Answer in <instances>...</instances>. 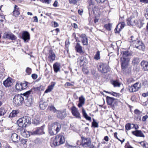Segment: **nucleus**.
I'll return each mask as SVG.
<instances>
[{"mask_svg": "<svg viewBox=\"0 0 148 148\" xmlns=\"http://www.w3.org/2000/svg\"><path fill=\"white\" fill-rule=\"evenodd\" d=\"M97 8L94 5L90 4L88 7L89 14L90 16L92 14H95Z\"/></svg>", "mask_w": 148, "mask_h": 148, "instance_id": "obj_21", "label": "nucleus"}, {"mask_svg": "<svg viewBox=\"0 0 148 148\" xmlns=\"http://www.w3.org/2000/svg\"><path fill=\"white\" fill-rule=\"evenodd\" d=\"M94 59L96 60H98L100 59V52L99 51H97L96 54L94 57Z\"/></svg>", "mask_w": 148, "mask_h": 148, "instance_id": "obj_40", "label": "nucleus"}, {"mask_svg": "<svg viewBox=\"0 0 148 148\" xmlns=\"http://www.w3.org/2000/svg\"><path fill=\"white\" fill-rule=\"evenodd\" d=\"M12 141L14 142L18 143L20 140V137L15 133H13L11 136Z\"/></svg>", "mask_w": 148, "mask_h": 148, "instance_id": "obj_23", "label": "nucleus"}, {"mask_svg": "<svg viewBox=\"0 0 148 148\" xmlns=\"http://www.w3.org/2000/svg\"><path fill=\"white\" fill-rule=\"evenodd\" d=\"M125 128L126 130H130L131 129L130 124V123H127L125 125Z\"/></svg>", "mask_w": 148, "mask_h": 148, "instance_id": "obj_52", "label": "nucleus"}, {"mask_svg": "<svg viewBox=\"0 0 148 148\" xmlns=\"http://www.w3.org/2000/svg\"><path fill=\"white\" fill-rule=\"evenodd\" d=\"M83 12V11L82 10H79L78 11V13L80 15H82V14Z\"/></svg>", "mask_w": 148, "mask_h": 148, "instance_id": "obj_63", "label": "nucleus"}, {"mask_svg": "<svg viewBox=\"0 0 148 148\" xmlns=\"http://www.w3.org/2000/svg\"><path fill=\"white\" fill-rule=\"evenodd\" d=\"M140 84L138 82H136L133 85L129 86V90L130 92L137 91L140 88Z\"/></svg>", "mask_w": 148, "mask_h": 148, "instance_id": "obj_8", "label": "nucleus"}, {"mask_svg": "<svg viewBox=\"0 0 148 148\" xmlns=\"http://www.w3.org/2000/svg\"><path fill=\"white\" fill-rule=\"evenodd\" d=\"M134 113L137 115L140 114L142 113V112L138 109H136L134 111Z\"/></svg>", "mask_w": 148, "mask_h": 148, "instance_id": "obj_50", "label": "nucleus"}, {"mask_svg": "<svg viewBox=\"0 0 148 148\" xmlns=\"http://www.w3.org/2000/svg\"><path fill=\"white\" fill-rule=\"evenodd\" d=\"M44 126H43L38 128L33 132V134H42L44 133Z\"/></svg>", "mask_w": 148, "mask_h": 148, "instance_id": "obj_25", "label": "nucleus"}, {"mask_svg": "<svg viewBox=\"0 0 148 148\" xmlns=\"http://www.w3.org/2000/svg\"><path fill=\"white\" fill-rule=\"evenodd\" d=\"M111 83L114 85V87H119L120 85V83L116 81H111Z\"/></svg>", "mask_w": 148, "mask_h": 148, "instance_id": "obj_39", "label": "nucleus"}, {"mask_svg": "<svg viewBox=\"0 0 148 148\" xmlns=\"http://www.w3.org/2000/svg\"><path fill=\"white\" fill-rule=\"evenodd\" d=\"M31 122L30 118L29 116H25L20 118L17 121V123L19 127L23 128L29 126Z\"/></svg>", "mask_w": 148, "mask_h": 148, "instance_id": "obj_2", "label": "nucleus"}, {"mask_svg": "<svg viewBox=\"0 0 148 148\" xmlns=\"http://www.w3.org/2000/svg\"><path fill=\"white\" fill-rule=\"evenodd\" d=\"M57 117L62 119L64 118L66 116V114L65 111H60L57 110L56 112Z\"/></svg>", "mask_w": 148, "mask_h": 148, "instance_id": "obj_15", "label": "nucleus"}, {"mask_svg": "<svg viewBox=\"0 0 148 148\" xmlns=\"http://www.w3.org/2000/svg\"><path fill=\"white\" fill-rule=\"evenodd\" d=\"M82 113L83 116L86 120L90 121H91V117L88 116L86 112V111L83 108H82Z\"/></svg>", "mask_w": 148, "mask_h": 148, "instance_id": "obj_33", "label": "nucleus"}, {"mask_svg": "<svg viewBox=\"0 0 148 148\" xmlns=\"http://www.w3.org/2000/svg\"><path fill=\"white\" fill-rule=\"evenodd\" d=\"M148 118V116L147 115L143 116L142 119L143 121L145 122L146 121L147 119Z\"/></svg>", "mask_w": 148, "mask_h": 148, "instance_id": "obj_54", "label": "nucleus"}, {"mask_svg": "<svg viewBox=\"0 0 148 148\" xmlns=\"http://www.w3.org/2000/svg\"><path fill=\"white\" fill-rule=\"evenodd\" d=\"M33 22H38V19L37 16H36L33 17Z\"/></svg>", "mask_w": 148, "mask_h": 148, "instance_id": "obj_58", "label": "nucleus"}, {"mask_svg": "<svg viewBox=\"0 0 148 148\" xmlns=\"http://www.w3.org/2000/svg\"><path fill=\"white\" fill-rule=\"evenodd\" d=\"M21 85L22 90L25 89L27 86V84L26 83H21Z\"/></svg>", "mask_w": 148, "mask_h": 148, "instance_id": "obj_51", "label": "nucleus"}, {"mask_svg": "<svg viewBox=\"0 0 148 148\" xmlns=\"http://www.w3.org/2000/svg\"><path fill=\"white\" fill-rule=\"evenodd\" d=\"M130 59L128 58H121V63L122 69H126L128 66Z\"/></svg>", "mask_w": 148, "mask_h": 148, "instance_id": "obj_11", "label": "nucleus"}, {"mask_svg": "<svg viewBox=\"0 0 148 148\" xmlns=\"http://www.w3.org/2000/svg\"><path fill=\"white\" fill-rule=\"evenodd\" d=\"M106 0H95L98 3H103Z\"/></svg>", "mask_w": 148, "mask_h": 148, "instance_id": "obj_57", "label": "nucleus"}, {"mask_svg": "<svg viewBox=\"0 0 148 148\" xmlns=\"http://www.w3.org/2000/svg\"><path fill=\"white\" fill-rule=\"evenodd\" d=\"M3 38L12 40H15L17 38L16 36L10 32H5L3 35Z\"/></svg>", "mask_w": 148, "mask_h": 148, "instance_id": "obj_9", "label": "nucleus"}, {"mask_svg": "<svg viewBox=\"0 0 148 148\" xmlns=\"http://www.w3.org/2000/svg\"><path fill=\"white\" fill-rule=\"evenodd\" d=\"M71 110L72 114L76 118L81 119L80 114L78 112L77 109L75 106L71 108Z\"/></svg>", "mask_w": 148, "mask_h": 148, "instance_id": "obj_14", "label": "nucleus"}, {"mask_svg": "<svg viewBox=\"0 0 148 148\" xmlns=\"http://www.w3.org/2000/svg\"><path fill=\"white\" fill-rule=\"evenodd\" d=\"M75 49L77 52L79 53L81 55L83 54L84 53L82 50V46L80 45V43L78 42L77 43Z\"/></svg>", "mask_w": 148, "mask_h": 148, "instance_id": "obj_19", "label": "nucleus"}, {"mask_svg": "<svg viewBox=\"0 0 148 148\" xmlns=\"http://www.w3.org/2000/svg\"><path fill=\"white\" fill-rule=\"evenodd\" d=\"M133 38H134V36H131L129 39V41L132 43L133 46L140 50H143L145 47L142 42L137 38H136L135 40H133Z\"/></svg>", "mask_w": 148, "mask_h": 148, "instance_id": "obj_4", "label": "nucleus"}, {"mask_svg": "<svg viewBox=\"0 0 148 148\" xmlns=\"http://www.w3.org/2000/svg\"><path fill=\"white\" fill-rule=\"evenodd\" d=\"M132 133L133 135L136 136L142 137H145L144 135L140 130H136L135 131H132Z\"/></svg>", "mask_w": 148, "mask_h": 148, "instance_id": "obj_29", "label": "nucleus"}, {"mask_svg": "<svg viewBox=\"0 0 148 148\" xmlns=\"http://www.w3.org/2000/svg\"><path fill=\"white\" fill-rule=\"evenodd\" d=\"M93 121L92 123V127H98V123L95 121L94 119H93Z\"/></svg>", "mask_w": 148, "mask_h": 148, "instance_id": "obj_43", "label": "nucleus"}, {"mask_svg": "<svg viewBox=\"0 0 148 148\" xmlns=\"http://www.w3.org/2000/svg\"><path fill=\"white\" fill-rule=\"evenodd\" d=\"M19 8L16 5H15L14 7V10L13 12V16L15 17H17L20 14Z\"/></svg>", "mask_w": 148, "mask_h": 148, "instance_id": "obj_24", "label": "nucleus"}, {"mask_svg": "<svg viewBox=\"0 0 148 148\" xmlns=\"http://www.w3.org/2000/svg\"><path fill=\"white\" fill-rule=\"evenodd\" d=\"M112 95L113 96H115L116 97H118L119 96L118 93H117L112 92Z\"/></svg>", "mask_w": 148, "mask_h": 148, "instance_id": "obj_56", "label": "nucleus"}, {"mask_svg": "<svg viewBox=\"0 0 148 148\" xmlns=\"http://www.w3.org/2000/svg\"><path fill=\"white\" fill-rule=\"evenodd\" d=\"M86 58L83 56L79 57L77 59V63L80 66H83L86 63Z\"/></svg>", "mask_w": 148, "mask_h": 148, "instance_id": "obj_17", "label": "nucleus"}, {"mask_svg": "<svg viewBox=\"0 0 148 148\" xmlns=\"http://www.w3.org/2000/svg\"><path fill=\"white\" fill-rule=\"evenodd\" d=\"M48 109L50 111L52 110L54 112H56L57 110L56 109L55 107L53 106H49L48 108Z\"/></svg>", "mask_w": 148, "mask_h": 148, "instance_id": "obj_41", "label": "nucleus"}, {"mask_svg": "<svg viewBox=\"0 0 148 148\" xmlns=\"http://www.w3.org/2000/svg\"><path fill=\"white\" fill-rule=\"evenodd\" d=\"M48 131L49 133L50 134L51 136L54 135H56V134H52L51 133H50V131L52 130V132H53V129H51V125L50 124H49L48 125Z\"/></svg>", "mask_w": 148, "mask_h": 148, "instance_id": "obj_42", "label": "nucleus"}, {"mask_svg": "<svg viewBox=\"0 0 148 148\" xmlns=\"http://www.w3.org/2000/svg\"><path fill=\"white\" fill-rule=\"evenodd\" d=\"M11 79L10 78H8L5 80L3 82V84L4 86L6 87H9L11 86L12 85Z\"/></svg>", "mask_w": 148, "mask_h": 148, "instance_id": "obj_22", "label": "nucleus"}, {"mask_svg": "<svg viewBox=\"0 0 148 148\" xmlns=\"http://www.w3.org/2000/svg\"><path fill=\"white\" fill-rule=\"evenodd\" d=\"M125 23L124 22H121L119 23L115 29L114 31L116 33H119L122 29L124 27L125 25Z\"/></svg>", "mask_w": 148, "mask_h": 148, "instance_id": "obj_16", "label": "nucleus"}, {"mask_svg": "<svg viewBox=\"0 0 148 148\" xmlns=\"http://www.w3.org/2000/svg\"><path fill=\"white\" fill-rule=\"evenodd\" d=\"M58 2L57 1H56L53 4V6L54 7H57L58 5Z\"/></svg>", "mask_w": 148, "mask_h": 148, "instance_id": "obj_60", "label": "nucleus"}, {"mask_svg": "<svg viewBox=\"0 0 148 148\" xmlns=\"http://www.w3.org/2000/svg\"><path fill=\"white\" fill-rule=\"evenodd\" d=\"M144 24V23L143 21L139 20L136 23V25L139 28H140L143 26Z\"/></svg>", "mask_w": 148, "mask_h": 148, "instance_id": "obj_35", "label": "nucleus"}, {"mask_svg": "<svg viewBox=\"0 0 148 148\" xmlns=\"http://www.w3.org/2000/svg\"><path fill=\"white\" fill-rule=\"evenodd\" d=\"M47 56L48 60L50 62H52L55 60L56 55L52 50L49 51Z\"/></svg>", "mask_w": 148, "mask_h": 148, "instance_id": "obj_12", "label": "nucleus"}, {"mask_svg": "<svg viewBox=\"0 0 148 148\" xmlns=\"http://www.w3.org/2000/svg\"><path fill=\"white\" fill-rule=\"evenodd\" d=\"M37 75L35 74H32V77L34 79H36L37 78Z\"/></svg>", "mask_w": 148, "mask_h": 148, "instance_id": "obj_55", "label": "nucleus"}, {"mask_svg": "<svg viewBox=\"0 0 148 148\" xmlns=\"http://www.w3.org/2000/svg\"><path fill=\"white\" fill-rule=\"evenodd\" d=\"M82 141L81 144L84 147H89L91 145V141L90 138H85L82 137Z\"/></svg>", "mask_w": 148, "mask_h": 148, "instance_id": "obj_10", "label": "nucleus"}, {"mask_svg": "<svg viewBox=\"0 0 148 148\" xmlns=\"http://www.w3.org/2000/svg\"><path fill=\"white\" fill-rule=\"evenodd\" d=\"M55 82H52L51 85L48 86L47 88L45 91V93H47L51 92L52 90L53 89V87L55 86Z\"/></svg>", "mask_w": 148, "mask_h": 148, "instance_id": "obj_32", "label": "nucleus"}, {"mask_svg": "<svg viewBox=\"0 0 148 148\" xmlns=\"http://www.w3.org/2000/svg\"><path fill=\"white\" fill-rule=\"evenodd\" d=\"M23 94L15 95L13 99V103L16 106L21 105L24 101V98L22 96Z\"/></svg>", "mask_w": 148, "mask_h": 148, "instance_id": "obj_5", "label": "nucleus"}, {"mask_svg": "<svg viewBox=\"0 0 148 148\" xmlns=\"http://www.w3.org/2000/svg\"><path fill=\"white\" fill-rule=\"evenodd\" d=\"M50 124L51 126V129H53V132H52V130L50 131V133L52 134H57L61 129V125L58 123L55 122Z\"/></svg>", "mask_w": 148, "mask_h": 148, "instance_id": "obj_6", "label": "nucleus"}, {"mask_svg": "<svg viewBox=\"0 0 148 148\" xmlns=\"http://www.w3.org/2000/svg\"><path fill=\"white\" fill-rule=\"evenodd\" d=\"M147 143L145 141H141L140 143L141 145V146H143V147L144 146H145V144Z\"/></svg>", "mask_w": 148, "mask_h": 148, "instance_id": "obj_59", "label": "nucleus"}, {"mask_svg": "<svg viewBox=\"0 0 148 148\" xmlns=\"http://www.w3.org/2000/svg\"><path fill=\"white\" fill-rule=\"evenodd\" d=\"M123 54V57H125L130 56V53L127 51H123L121 53Z\"/></svg>", "mask_w": 148, "mask_h": 148, "instance_id": "obj_38", "label": "nucleus"}, {"mask_svg": "<svg viewBox=\"0 0 148 148\" xmlns=\"http://www.w3.org/2000/svg\"><path fill=\"white\" fill-rule=\"evenodd\" d=\"M136 20L134 17L130 16L127 20V24L128 25L133 26L136 25Z\"/></svg>", "mask_w": 148, "mask_h": 148, "instance_id": "obj_18", "label": "nucleus"}, {"mask_svg": "<svg viewBox=\"0 0 148 148\" xmlns=\"http://www.w3.org/2000/svg\"><path fill=\"white\" fill-rule=\"evenodd\" d=\"M140 64L142 69L144 71H148V62L145 60L142 61Z\"/></svg>", "mask_w": 148, "mask_h": 148, "instance_id": "obj_27", "label": "nucleus"}, {"mask_svg": "<svg viewBox=\"0 0 148 148\" xmlns=\"http://www.w3.org/2000/svg\"><path fill=\"white\" fill-rule=\"evenodd\" d=\"M15 87L16 90L18 91H21L22 90L21 83L17 82L16 85Z\"/></svg>", "mask_w": 148, "mask_h": 148, "instance_id": "obj_36", "label": "nucleus"}, {"mask_svg": "<svg viewBox=\"0 0 148 148\" xmlns=\"http://www.w3.org/2000/svg\"><path fill=\"white\" fill-rule=\"evenodd\" d=\"M18 113V110H13L10 113L9 116V117H13L16 116L17 114Z\"/></svg>", "mask_w": 148, "mask_h": 148, "instance_id": "obj_34", "label": "nucleus"}, {"mask_svg": "<svg viewBox=\"0 0 148 148\" xmlns=\"http://www.w3.org/2000/svg\"><path fill=\"white\" fill-rule=\"evenodd\" d=\"M26 72L28 75H29L31 73L32 70L30 68L27 67L26 69Z\"/></svg>", "mask_w": 148, "mask_h": 148, "instance_id": "obj_49", "label": "nucleus"}, {"mask_svg": "<svg viewBox=\"0 0 148 148\" xmlns=\"http://www.w3.org/2000/svg\"><path fill=\"white\" fill-rule=\"evenodd\" d=\"M140 62L139 58H134L133 59L132 63L134 65L137 64Z\"/></svg>", "mask_w": 148, "mask_h": 148, "instance_id": "obj_37", "label": "nucleus"}, {"mask_svg": "<svg viewBox=\"0 0 148 148\" xmlns=\"http://www.w3.org/2000/svg\"><path fill=\"white\" fill-rule=\"evenodd\" d=\"M27 141V140L26 139H22L21 140V142L22 144H26Z\"/></svg>", "mask_w": 148, "mask_h": 148, "instance_id": "obj_53", "label": "nucleus"}, {"mask_svg": "<svg viewBox=\"0 0 148 148\" xmlns=\"http://www.w3.org/2000/svg\"><path fill=\"white\" fill-rule=\"evenodd\" d=\"M53 25L54 27H57L59 25L58 23L56 22H54Z\"/></svg>", "mask_w": 148, "mask_h": 148, "instance_id": "obj_64", "label": "nucleus"}, {"mask_svg": "<svg viewBox=\"0 0 148 148\" xmlns=\"http://www.w3.org/2000/svg\"><path fill=\"white\" fill-rule=\"evenodd\" d=\"M111 25L110 23H108L104 25L105 28H106V29L109 31L111 29Z\"/></svg>", "mask_w": 148, "mask_h": 148, "instance_id": "obj_44", "label": "nucleus"}, {"mask_svg": "<svg viewBox=\"0 0 148 148\" xmlns=\"http://www.w3.org/2000/svg\"><path fill=\"white\" fill-rule=\"evenodd\" d=\"M60 63L57 62L53 64V68L54 71L55 73H57L60 70Z\"/></svg>", "mask_w": 148, "mask_h": 148, "instance_id": "obj_30", "label": "nucleus"}, {"mask_svg": "<svg viewBox=\"0 0 148 148\" xmlns=\"http://www.w3.org/2000/svg\"><path fill=\"white\" fill-rule=\"evenodd\" d=\"M21 134L24 137H28L30 136L29 132L25 129H23L21 131Z\"/></svg>", "mask_w": 148, "mask_h": 148, "instance_id": "obj_31", "label": "nucleus"}, {"mask_svg": "<svg viewBox=\"0 0 148 148\" xmlns=\"http://www.w3.org/2000/svg\"><path fill=\"white\" fill-rule=\"evenodd\" d=\"M3 94L2 91L0 90V99L2 98V97L3 96Z\"/></svg>", "mask_w": 148, "mask_h": 148, "instance_id": "obj_62", "label": "nucleus"}, {"mask_svg": "<svg viewBox=\"0 0 148 148\" xmlns=\"http://www.w3.org/2000/svg\"><path fill=\"white\" fill-rule=\"evenodd\" d=\"M22 38L25 42H27L30 39L29 34L27 31H25L22 34Z\"/></svg>", "mask_w": 148, "mask_h": 148, "instance_id": "obj_20", "label": "nucleus"}, {"mask_svg": "<svg viewBox=\"0 0 148 148\" xmlns=\"http://www.w3.org/2000/svg\"><path fill=\"white\" fill-rule=\"evenodd\" d=\"M98 70L103 73H106L109 71V66L106 64L100 63L97 66Z\"/></svg>", "mask_w": 148, "mask_h": 148, "instance_id": "obj_7", "label": "nucleus"}, {"mask_svg": "<svg viewBox=\"0 0 148 148\" xmlns=\"http://www.w3.org/2000/svg\"><path fill=\"white\" fill-rule=\"evenodd\" d=\"M79 102L81 103L84 104L85 99L82 96L80 97L79 98Z\"/></svg>", "mask_w": 148, "mask_h": 148, "instance_id": "obj_46", "label": "nucleus"}, {"mask_svg": "<svg viewBox=\"0 0 148 148\" xmlns=\"http://www.w3.org/2000/svg\"><path fill=\"white\" fill-rule=\"evenodd\" d=\"M106 99L108 104L111 106L112 108L115 106V105L116 104V99L107 96L106 97Z\"/></svg>", "mask_w": 148, "mask_h": 148, "instance_id": "obj_13", "label": "nucleus"}, {"mask_svg": "<svg viewBox=\"0 0 148 148\" xmlns=\"http://www.w3.org/2000/svg\"><path fill=\"white\" fill-rule=\"evenodd\" d=\"M80 0H69V3L71 4L75 5Z\"/></svg>", "mask_w": 148, "mask_h": 148, "instance_id": "obj_47", "label": "nucleus"}, {"mask_svg": "<svg viewBox=\"0 0 148 148\" xmlns=\"http://www.w3.org/2000/svg\"><path fill=\"white\" fill-rule=\"evenodd\" d=\"M40 1L43 3L49 4L51 3V0H40Z\"/></svg>", "mask_w": 148, "mask_h": 148, "instance_id": "obj_48", "label": "nucleus"}, {"mask_svg": "<svg viewBox=\"0 0 148 148\" xmlns=\"http://www.w3.org/2000/svg\"><path fill=\"white\" fill-rule=\"evenodd\" d=\"M6 113V110L4 108H0V115H3Z\"/></svg>", "mask_w": 148, "mask_h": 148, "instance_id": "obj_45", "label": "nucleus"}, {"mask_svg": "<svg viewBox=\"0 0 148 148\" xmlns=\"http://www.w3.org/2000/svg\"><path fill=\"white\" fill-rule=\"evenodd\" d=\"M82 38L81 41L84 45H87L88 44V39L85 34H82L80 36Z\"/></svg>", "mask_w": 148, "mask_h": 148, "instance_id": "obj_28", "label": "nucleus"}, {"mask_svg": "<svg viewBox=\"0 0 148 148\" xmlns=\"http://www.w3.org/2000/svg\"><path fill=\"white\" fill-rule=\"evenodd\" d=\"M33 92L31 90H29L23 94L25 99L24 101L25 105L28 107L30 106L33 103L32 96Z\"/></svg>", "mask_w": 148, "mask_h": 148, "instance_id": "obj_1", "label": "nucleus"}, {"mask_svg": "<svg viewBox=\"0 0 148 148\" xmlns=\"http://www.w3.org/2000/svg\"><path fill=\"white\" fill-rule=\"evenodd\" d=\"M47 105V103L42 100H41L39 103V106L40 109L42 110L45 109L46 108Z\"/></svg>", "mask_w": 148, "mask_h": 148, "instance_id": "obj_26", "label": "nucleus"}, {"mask_svg": "<svg viewBox=\"0 0 148 148\" xmlns=\"http://www.w3.org/2000/svg\"><path fill=\"white\" fill-rule=\"evenodd\" d=\"M143 96L145 97L148 96V92L146 93H143L142 94Z\"/></svg>", "mask_w": 148, "mask_h": 148, "instance_id": "obj_61", "label": "nucleus"}, {"mask_svg": "<svg viewBox=\"0 0 148 148\" xmlns=\"http://www.w3.org/2000/svg\"><path fill=\"white\" fill-rule=\"evenodd\" d=\"M65 141L64 136L61 134H59L55 136L53 141L51 143V146L52 147L59 146L63 144Z\"/></svg>", "mask_w": 148, "mask_h": 148, "instance_id": "obj_3", "label": "nucleus"}]
</instances>
